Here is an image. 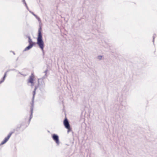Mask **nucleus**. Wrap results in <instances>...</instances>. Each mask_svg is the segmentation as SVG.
<instances>
[{
    "label": "nucleus",
    "mask_w": 157,
    "mask_h": 157,
    "mask_svg": "<svg viewBox=\"0 0 157 157\" xmlns=\"http://www.w3.org/2000/svg\"><path fill=\"white\" fill-rule=\"evenodd\" d=\"M41 27L38 29V36L37 39L36 44H38L42 51L43 52L44 44L42 40V36L41 34Z\"/></svg>",
    "instance_id": "obj_1"
},
{
    "label": "nucleus",
    "mask_w": 157,
    "mask_h": 157,
    "mask_svg": "<svg viewBox=\"0 0 157 157\" xmlns=\"http://www.w3.org/2000/svg\"><path fill=\"white\" fill-rule=\"evenodd\" d=\"M52 138L53 140L56 142V143L59 144V141L58 136L57 135L54 134L52 136Z\"/></svg>",
    "instance_id": "obj_2"
},
{
    "label": "nucleus",
    "mask_w": 157,
    "mask_h": 157,
    "mask_svg": "<svg viewBox=\"0 0 157 157\" xmlns=\"http://www.w3.org/2000/svg\"><path fill=\"white\" fill-rule=\"evenodd\" d=\"M34 75L33 73H32L31 75L29 76V79H28V82L32 83H33V79L34 78Z\"/></svg>",
    "instance_id": "obj_3"
},
{
    "label": "nucleus",
    "mask_w": 157,
    "mask_h": 157,
    "mask_svg": "<svg viewBox=\"0 0 157 157\" xmlns=\"http://www.w3.org/2000/svg\"><path fill=\"white\" fill-rule=\"evenodd\" d=\"M12 133L13 132H11L9 135H8V136L6 137L4 140L2 142L1 144H5L8 140Z\"/></svg>",
    "instance_id": "obj_4"
},
{
    "label": "nucleus",
    "mask_w": 157,
    "mask_h": 157,
    "mask_svg": "<svg viewBox=\"0 0 157 157\" xmlns=\"http://www.w3.org/2000/svg\"><path fill=\"white\" fill-rule=\"evenodd\" d=\"M64 125L66 128H68L70 127L67 118L65 119L63 121Z\"/></svg>",
    "instance_id": "obj_5"
},
{
    "label": "nucleus",
    "mask_w": 157,
    "mask_h": 157,
    "mask_svg": "<svg viewBox=\"0 0 157 157\" xmlns=\"http://www.w3.org/2000/svg\"><path fill=\"white\" fill-rule=\"evenodd\" d=\"M32 103V105L31 106V115L30 117L29 121L33 117V102Z\"/></svg>",
    "instance_id": "obj_6"
},
{
    "label": "nucleus",
    "mask_w": 157,
    "mask_h": 157,
    "mask_svg": "<svg viewBox=\"0 0 157 157\" xmlns=\"http://www.w3.org/2000/svg\"><path fill=\"white\" fill-rule=\"evenodd\" d=\"M33 44H29V45L26 47L24 50V51H26L30 49L33 46Z\"/></svg>",
    "instance_id": "obj_7"
},
{
    "label": "nucleus",
    "mask_w": 157,
    "mask_h": 157,
    "mask_svg": "<svg viewBox=\"0 0 157 157\" xmlns=\"http://www.w3.org/2000/svg\"><path fill=\"white\" fill-rule=\"evenodd\" d=\"M37 87L36 86L35 87V89H34V91L33 92V100H32V102H33V100H34V98L35 95V94H36V89H37Z\"/></svg>",
    "instance_id": "obj_8"
},
{
    "label": "nucleus",
    "mask_w": 157,
    "mask_h": 157,
    "mask_svg": "<svg viewBox=\"0 0 157 157\" xmlns=\"http://www.w3.org/2000/svg\"><path fill=\"white\" fill-rule=\"evenodd\" d=\"M103 58V56L102 55H98L97 57V59L99 60H101Z\"/></svg>",
    "instance_id": "obj_9"
},
{
    "label": "nucleus",
    "mask_w": 157,
    "mask_h": 157,
    "mask_svg": "<svg viewBox=\"0 0 157 157\" xmlns=\"http://www.w3.org/2000/svg\"><path fill=\"white\" fill-rule=\"evenodd\" d=\"M6 72H6L5 74V75H4V77H3V78H2V79L0 82V83H2V82H3L4 80H5V78L6 76Z\"/></svg>",
    "instance_id": "obj_10"
},
{
    "label": "nucleus",
    "mask_w": 157,
    "mask_h": 157,
    "mask_svg": "<svg viewBox=\"0 0 157 157\" xmlns=\"http://www.w3.org/2000/svg\"><path fill=\"white\" fill-rule=\"evenodd\" d=\"M28 38H29V44H33V43L32 40L31 39L30 37L29 36Z\"/></svg>",
    "instance_id": "obj_11"
},
{
    "label": "nucleus",
    "mask_w": 157,
    "mask_h": 157,
    "mask_svg": "<svg viewBox=\"0 0 157 157\" xmlns=\"http://www.w3.org/2000/svg\"><path fill=\"white\" fill-rule=\"evenodd\" d=\"M23 2H24V4H25V6L26 7L27 9L28 10L29 9V8H28V7L27 6V5L25 1V0H23Z\"/></svg>",
    "instance_id": "obj_12"
},
{
    "label": "nucleus",
    "mask_w": 157,
    "mask_h": 157,
    "mask_svg": "<svg viewBox=\"0 0 157 157\" xmlns=\"http://www.w3.org/2000/svg\"><path fill=\"white\" fill-rule=\"evenodd\" d=\"M68 129V130L67 131V133H69V132L71 131V129L70 128V127H69V128H67Z\"/></svg>",
    "instance_id": "obj_13"
},
{
    "label": "nucleus",
    "mask_w": 157,
    "mask_h": 157,
    "mask_svg": "<svg viewBox=\"0 0 157 157\" xmlns=\"http://www.w3.org/2000/svg\"><path fill=\"white\" fill-rule=\"evenodd\" d=\"M156 36V35L155 34H154L153 36V42H154V39L155 37Z\"/></svg>",
    "instance_id": "obj_14"
},
{
    "label": "nucleus",
    "mask_w": 157,
    "mask_h": 157,
    "mask_svg": "<svg viewBox=\"0 0 157 157\" xmlns=\"http://www.w3.org/2000/svg\"><path fill=\"white\" fill-rule=\"evenodd\" d=\"M30 12L34 16H35V17H36V15L35 14H34L33 12H32L31 11H30Z\"/></svg>",
    "instance_id": "obj_15"
},
{
    "label": "nucleus",
    "mask_w": 157,
    "mask_h": 157,
    "mask_svg": "<svg viewBox=\"0 0 157 157\" xmlns=\"http://www.w3.org/2000/svg\"><path fill=\"white\" fill-rule=\"evenodd\" d=\"M36 18L38 20H39V21H40V18H39V17H37V16H36Z\"/></svg>",
    "instance_id": "obj_16"
},
{
    "label": "nucleus",
    "mask_w": 157,
    "mask_h": 157,
    "mask_svg": "<svg viewBox=\"0 0 157 157\" xmlns=\"http://www.w3.org/2000/svg\"><path fill=\"white\" fill-rule=\"evenodd\" d=\"M34 85V83L33 82V83H31V86H33Z\"/></svg>",
    "instance_id": "obj_17"
}]
</instances>
